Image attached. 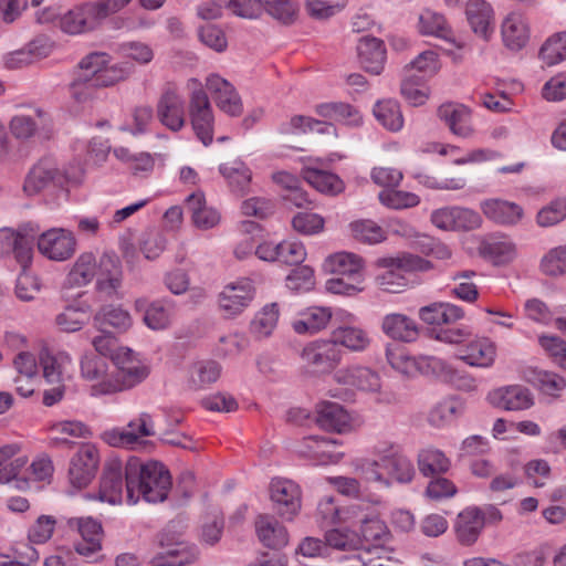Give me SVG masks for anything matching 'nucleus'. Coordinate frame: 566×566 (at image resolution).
<instances>
[{"mask_svg":"<svg viewBox=\"0 0 566 566\" xmlns=\"http://www.w3.org/2000/svg\"><path fill=\"white\" fill-rule=\"evenodd\" d=\"M125 485L129 504H136L139 499L158 503L167 499L171 489V476L160 462L143 463L133 458L125 465Z\"/></svg>","mask_w":566,"mask_h":566,"instance_id":"nucleus-1","label":"nucleus"},{"mask_svg":"<svg viewBox=\"0 0 566 566\" xmlns=\"http://www.w3.org/2000/svg\"><path fill=\"white\" fill-rule=\"evenodd\" d=\"M379 273L376 275L377 285L386 292L398 293L408 285L406 273L424 272L431 269V263L418 255L402 254L396 258H380L376 261Z\"/></svg>","mask_w":566,"mask_h":566,"instance_id":"nucleus-2","label":"nucleus"},{"mask_svg":"<svg viewBox=\"0 0 566 566\" xmlns=\"http://www.w3.org/2000/svg\"><path fill=\"white\" fill-rule=\"evenodd\" d=\"M189 90L188 113L196 136L208 146L213 140L214 114L201 82L195 77L187 82Z\"/></svg>","mask_w":566,"mask_h":566,"instance_id":"nucleus-3","label":"nucleus"},{"mask_svg":"<svg viewBox=\"0 0 566 566\" xmlns=\"http://www.w3.org/2000/svg\"><path fill=\"white\" fill-rule=\"evenodd\" d=\"M300 356L303 374L315 377L332 373L342 360V350L331 339H318L306 344Z\"/></svg>","mask_w":566,"mask_h":566,"instance_id":"nucleus-4","label":"nucleus"},{"mask_svg":"<svg viewBox=\"0 0 566 566\" xmlns=\"http://www.w3.org/2000/svg\"><path fill=\"white\" fill-rule=\"evenodd\" d=\"M108 18L99 0L83 2L60 18L63 32L77 35L97 30Z\"/></svg>","mask_w":566,"mask_h":566,"instance_id":"nucleus-5","label":"nucleus"},{"mask_svg":"<svg viewBox=\"0 0 566 566\" xmlns=\"http://www.w3.org/2000/svg\"><path fill=\"white\" fill-rule=\"evenodd\" d=\"M155 434L153 417L148 412H142L130 420L125 428H113L102 434V439L111 447L140 449L148 446L144 437Z\"/></svg>","mask_w":566,"mask_h":566,"instance_id":"nucleus-6","label":"nucleus"},{"mask_svg":"<svg viewBox=\"0 0 566 566\" xmlns=\"http://www.w3.org/2000/svg\"><path fill=\"white\" fill-rule=\"evenodd\" d=\"M112 395L129 389L148 376V369L133 355L128 348L117 353L113 358Z\"/></svg>","mask_w":566,"mask_h":566,"instance_id":"nucleus-7","label":"nucleus"},{"mask_svg":"<svg viewBox=\"0 0 566 566\" xmlns=\"http://www.w3.org/2000/svg\"><path fill=\"white\" fill-rule=\"evenodd\" d=\"M112 365L102 356L95 353H86L81 359V376L91 382V395L94 397L112 395Z\"/></svg>","mask_w":566,"mask_h":566,"instance_id":"nucleus-8","label":"nucleus"},{"mask_svg":"<svg viewBox=\"0 0 566 566\" xmlns=\"http://www.w3.org/2000/svg\"><path fill=\"white\" fill-rule=\"evenodd\" d=\"M270 499L276 513L286 521H292L300 512L302 492L292 480L276 478L270 484Z\"/></svg>","mask_w":566,"mask_h":566,"instance_id":"nucleus-9","label":"nucleus"},{"mask_svg":"<svg viewBox=\"0 0 566 566\" xmlns=\"http://www.w3.org/2000/svg\"><path fill=\"white\" fill-rule=\"evenodd\" d=\"M99 464L96 446L83 443L70 460L69 480L76 489L86 488L94 479Z\"/></svg>","mask_w":566,"mask_h":566,"instance_id":"nucleus-10","label":"nucleus"},{"mask_svg":"<svg viewBox=\"0 0 566 566\" xmlns=\"http://www.w3.org/2000/svg\"><path fill=\"white\" fill-rule=\"evenodd\" d=\"M376 454L380 457L381 468L386 476L399 483H409L415 476V468L410 459L403 454L399 446L380 444L376 447Z\"/></svg>","mask_w":566,"mask_h":566,"instance_id":"nucleus-11","label":"nucleus"},{"mask_svg":"<svg viewBox=\"0 0 566 566\" xmlns=\"http://www.w3.org/2000/svg\"><path fill=\"white\" fill-rule=\"evenodd\" d=\"M75 244L72 233L62 228L50 229L38 239L40 253L53 261L70 259L75 252Z\"/></svg>","mask_w":566,"mask_h":566,"instance_id":"nucleus-12","label":"nucleus"},{"mask_svg":"<svg viewBox=\"0 0 566 566\" xmlns=\"http://www.w3.org/2000/svg\"><path fill=\"white\" fill-rule=\"evenodd\" d=\"M11 134L18 139H29L35 134L50 138L53 133V120L49 113L36 109L33 115H15L11 118Z\"/></svg>","mask_w":566,"mask_h":566,"instance_id":"nucleus-13","label":"nucleus"},{"mask_svg":"<svg viewBox=\"0 0 566 566\" xmlns=\"http://www.w3.org/2000/svg\"><path fill=\"white\" fill-rule=\"evenodd\" d=\"M67 527L82 537V542L75 545V551L85 557H91L102 549L104 536L101 522L93 517H71L67 520Z\"/></svg>","mask_w":566,"mask_h":566,"instance_id":"nucleus-14","label":"nucleus"},{"mask_svg":"<svg viewBox=\"0 0 566 566\" xmlns=\"http://www.w3.org/2000/svg\"><path fill=\"white\" fill-rule=\"evenodd\" d=\"M486 399L493 407L506 411H523L534 405L531 390L522 385H510L493 389L488 394Z\"/></svg>","mask_w":566,"mask_h":566,"instance_id":"nucleus-15","label":"nucleus"},{"mask_svg":"<svg viewBox=\"0 0 566 566\" xmlns=\"http://www.w3.org/2000/svg\"><path fill=\"white\" fill-rule=\"evenodd\" d=\"M157 117L172 132H179L185 126V102L171 85L165 88L157 103Z\"/></svg>","mask_w":566,"mask_h":566,"instance_id":"nucleus-16","label":"nucleus"},{"mask_svg":"<svg viewBox=\"0 0 566 566\" xmlns=\"http://www.w3.org/2000/svg\"><path fill=\"white\" fill-rule=\"evenodd\" d=\"M125 467L119 460H109L106 462L99 482L97 495L101 502L111 505L122 503L124 489ZM93 499V496H91Z\"/></svg>","mask_w":566,"mask_h":566,"instance_id":"nucleus-17","label":"nucleus"},{"mask_svg":"<svg viewBox=\"0 0 566 566\" xmlns=\"http://www.w3.org/2000/svg\"><path fill=\"white\" fill-rule=\"evenodd\" d=\"M206 87L211 93L217 106L230 116H240L243 111L242 101L234 86L218 74L206 78Z\"/></svg>","mask_w":566,"mask_h":566,"instance_id":"nucleus-18","label":"nucleus"},{"mask_svg":"<svg viewBox=\"0 0 566 566\" xmlns=\"http://www.w3.org/2000/svg\"><path fill=\"white\" fill-rule=\"evenodd\" d=\"M254 296V287L250 280L242 279L228 284L219 294V306L224 315L231 317L240 314Z\"/></svg>","mask_w":566,"mask_h":566,"instance_id":"nucleus-19","label":"nucleus"},{"mask_svg":"<svg viewBox=\"0 0 566 566\" xmlns=\"http://www.w3.org/2000/svg\"><path fill=\"white\" fill-rule=\"evenodd\" d=\"M63 178L54 158L44 157L40 159L29 171L23 190L33 196L46 188L51 182L60 181Z\"/></svg>","mask_w":566,"mask_h":566,"instance_id":"nucleus-20","label":"nucleus"},{"mask_svg":"<svg viewBox=\"0 0 566 566\" xmlns=\"http://www.w3.org/2000/svg\"><path fill=\"white\" fill-rule=\"evenodd\" d=\"M334 380L339 385L355 387L363 391L376 392L381 387L379 375L369 367L353 365L338 369Z\"/></svg>","mask_w":566,"mask_h":566,"instance_id":"nucleus-21","label":"nucleus"},{"mask_svg":"<svg viewBox=\"0 0 566 566\" xmlns=\"http://www.w3.org/2000/svg\"><path fill=\"white\" fill-rule=\"evenodd\" d=\"M96 287L101 293L111 296L117 292L122 284V268L118 258L104 253L96 264Z\"/></svg>","mask_w":566,"mask_h":566,"instance_id":"nucleus-22","label":"nucleus"},{"mask_svg":"<svg viewBox=\"0 0 566 566\" xmlns=\"http://www.w3.org/2000/svg\"><path fill=\"white\" fill-rule=\"evenodd\" d=\"M357 55L361 66L369 73L379 75L386 61V48L380 39L361 36L357 43Z\"/></svg>","mask_w":566,"mask_h":566,"instance_id":"nucleus-23","label":"nucleus"},{"mask_svg":"<svg viewBox=\"0 0 566 566\" xmlns=\"http://www.w3.org/2000/svg\"><path fill=\"white\" fill-rule=\"evenodd\" d=\"M438 117L448 125L454 135L463 138L473 135L471 113L464 105L455 103L442 104L438 108Z\"/></svg>","mask_w":566,"mask_h":566,"instance_id":"nucleus-24","label":"nucleus"},{"mask_svg":"<svg viewBox=\"0 0 566 566\" xmlns=\"http://www.w3.org/2000/svg\"><path fill=\"white\" fill-rule=\"evenodd\" d=\"M480 208L488 219L504 226L518 223L524 214L521 206L502 199H486Z\"/></svg>","mask_w":566,"mask_h":566,"instance_id":"nucleus-25","label":"nucleus"},{"mask_svg":"<svg viewBox=\"0 0 566 566\" xmlns=\"http://www.w3.org/2000/svg\"><path fill=\"white\" fill-rule=\"evenodd\" d=\"M484 524L485 518L480 509L467 507L460 512L454 525L459 542L464 545L473 544L478 539Z\"/></svg>","mask_w":566,"mask_h":566,"instance_id":"nucleus-26","label":"nucleus"},{"mask_svg":"<svg viewBox=\"0 0 566 566\" xmlns=\"http://www.w3.org/2000/svg\"><path fill=\"white\" fill-rule=\"evenodd\" d=\"M316 422L327 431L344 433L350 430V417L346 410L336 402L323 401L316 406Z\"/></svg>","mask_w":566,"mask_h":566,"instance_id":"nucleus-27","label":"nucleus"},{"mask_svg":"<svg viewBox=\"0 0 566 566\" xmlns=\"http://www.w3.org/2000/svg\"><path fill=\"white\" fill-rule=\"evenodd\" d=\"M381 331L389 338L403 343L416 340L419 334L416 322L401 313H390L384 316Z\"/></svg>","mask_w":566,"mask_h":566,"instance_id":"nucleus-28","label":"nucleus"},{"mask_svg":"<svg viewBox=\"0 0 566 566\" xmlns=\"http://www.w3.org/2000/svg\"><path fill=\"white\" fill-rule=\"evenodd\" d=\"M259 539L268 547L280 549L287 545L289 533L277 520L269 514H261L255 520Z\"/></svg>","mask_w":566,"mask_h":566,"instance_id":"nucleus-29","label":"nucleus"},{"mask_svg":"<svg viewBox=\"0 0 566 566\" xmlns=\"http://www.w3.org/2000/svg\"><path fill=\"white\" fill-rule=\"evenodd\" d=\"M495 357L496 347L493 342L485 337L472 339L459 355V359L470 366L480 368L491 367Z\"/></svg>","mask_w":566,"mask_h":566,"instance_id":"nucleus-30","label":"nucleus"},{"mask_svg":"<svg viewBox=\"0 0 566 566\" xmlns=\"http://www.w3.org/2000/svg\"><path fill=\"white\" fill-rule=\"evenodd\" d=\"M336 449V441L325 437L311 436L304 438L300 452L321 464H327L340 459L342 452Z\"/></svg>","mask_w":566,"mask_h":566,"instance_id":"nucleus-31","label":"nucleus"},{"mask_svg":"<svg viewBox=\"0 0 566 566\" xmlns=\"http://www.w3.org/2000/svg\"><path fill=\"white\" fill-rule=\"evenodd\" d=\"M501 33L506 48L521 50L530 38L528 23L522 14L512 12L503 20Z\"/></svg>","mask_w":566,"mask_h":566,"instance_id":"nucleus-32","label":"nucleus"},{"mask_svg":"<svg viewBox=\"0 0 566 566\" xmlns=\"http://www.w3.org/2000/svg\"><path fill=\"white\" fill-rule=\"evenodd\" d=\"M331 340L335 346H344L350 352H365L371 343L368 332L359 326L343 325L332 332Z\"/></svg>","mask_w":566,"mask_h":566,"instance_id":"nucleus-33","label":"nucleus"},{"mask_svg":"<svg viewBox=\"0 0 566 566\" xmlns=\"http://www.w3.org/2000/svg\"><path fill=\"white\" fill-rule=\"evenodd\" d=\"M465 15L472 31L485 40L489 39L493 20L491 4L485 0H469L465 4Z\"/></svg>","mask_w":566,"mask_h":566,"instance_id":"nucleus-34","label":"nucleus"},{"mask_svg":"<svg viewBox=\"0 0 566 566\" xmlns=\"http://www.w3.org/2000/svg\"><path fill=\"white\" fill-rule=\"evenodd\" d=\"M325 269L347 279H364V260L350 252H337L325 260Z\"/></svg>","mask_w":566,"mask_h":566,"instance_id":"nucleus-35","label":"nucleus"},{"mask_svg":"<svg viewBox=\"0 0 566 566\" xmlns=\"http://www.w3.org/2000/svg\"><path fill=\"white\" fill-rule=\"evenodd\" d=\"M160 545L164 552L158 556L165 558L169 565L184 566L197 559L198 552L193 545L188 544L184 539L172 541L168 536L163 535Z\"/></svg>","mask_w":566,"mask_h":566,"instance_id":"nucleus-36","label":"nucleus"},{"mask_svg":"<svg viewBox=\"0 0 566 566\" xmlns=\"http://www.w3.org/2000/svg\"><path fill=\"white\" fill-rule=\"evenodd\" d=\"M480 254L494 264H504L512 261L516 254L515 244L506 237H491L485 239L479 248Z\"/></svg>","mask_w":566,"mask_h":566,"instance_id":"nucleus-37","label":"nucleus"},{"mask_svg":"<svg viewBox=\"0 0 566 566\" xmlns=\"http://www.w3.org/2000/svg\"><path fill=\"white\" fill-rule=\"evenodd\" d=\"M219 171L228 181L232 192L243 196L249 191L252 172L243 161L235 159L221 164Z\"/></svg>","mask_w":566,"mask_h":566,"instance_id":"nucleus-38","label":"nucleus"},{"mask_svg":"<svg viewBox=\"0 0 566 566\" xmlns=\"http://www.w3.org/2000/svg\"><path fill=\"white\" fill-rule=\"evenodd\" d=\"M450 467V459L440 449L426 447L418 453V468L424 476L446 473Z\"/></svg>","mask_w":566,"mask_h":566,"instance_id":"nucleus-39","label":"nucleus"},{"mask_svg":"<svg viewBox=\"0 0 566 566\" xmlns=\"http://www.w3.org/2000/svg\"><path fill=\"white\" fill-rule=\"evenodd\" d=\"M419 31L455 43L453 33L443 14L426 9L419 17Z\"/></svg>","mask_w":566,"mask_h":566,"instance_id":"nucleus-40","label":"nucleus"},{"mask_svg":"<svg viewBox=\"0 0 566 566\" xmlns=\"http://www.w3.org/2000/svg\"><path fill=\"white\" fill-rule=\"evenodd\" d=\"M40 364L43 368V376L48 382L62 384L66 368L71 365V357L65 353L52 355L45 349L40 354Z\"/></svg>","mask_w":566,"mask_h":566,"instance_id":"nucleus-41","label":"nucleus"},{"mask_svg":"<svg viewBox=\"0 0 566 566\" xmlns=\"http://www.w3.org/2000/svg\"><path fill=\"white\" fill-rule=\"evenodd\" d=\"M376 119L390 132H399L403 126V116L397 101L388 98L378 101L373 109Z\"/></svg>","mask_w":566,"mask_h":566,"instance_id":"nucleus-42","label":"nucleus"},{"mask_svg":"<svg viewBox=\"0 0 566 566\" xmlns=\"http://www.w3.org/2000/svg\"><path fill=\"white\" fill-rule=\"evenodd\" d=\"M94 323L102 331L113 327L118 332H125L132 326V317L122 307L107 305L95 314Z\"/></svg>","mask_w":566,"mask_h":566,"instance_id":"nucleus-43","label":"nucleus"},{"mask_svg":"<svg viewBox=\"0 0 566 566\" xmlns=\"http://www.w3.org/2000/svg\"><path fill=\"white\" fill-rule=\"evenodd\" d=\"M303 178L323 193L337 195L344 190V182L338 176L313 168L303 170Z\"/></svg>","mask_w":566,"mask_h":566,"instance_id":"nucleus-44","label":"nucleus"},{"mask_svg":"<svg viewBox=\"0 0 566 566\" xmlns=\"http://www.w3.org/2000/svg\"><path fill=\"white\" fill-rule=\"evenodd\" d=\"M87 306L82 303L71 304L56 315L55 324L57 327L66 333L80 331L86 323Z\"/></svg>","mask_w":566,"mask_h":566,"instance_id":"nucleus-45","label":"nucleus"},{"mask_svg":"<svg viewBox=\"0 0 566 566\" xmlns=\"http://www.w3.org/2000/svg\"><path fill=\"white\" fill-rule=\"evenodd\" d=\"M538 57L547 66H554L566 60V31L548 38L541 46Z\"/></svg>","mask_w":566,"mask_h":566,"instance_id":"nucleus-46","label":"nucleus"},{"mask_svg":"<svg viewBox=\"0 0 566 566\" xmlns=\"http://www.w3.org/2000/svg\"><path fill=\"white\" fill-rule=\"evenodd\" d=\"M308 130H315L322 134H331L335 130V128L332 124L302 115H295L291 117L290 120L281 125V132L283 134H302Z\"/></svg>","mask_w":566,"mask_h":566,"instance_id":"nucleus-47","label":"nucleus"},{"mask_svg":"<svg viewBox=\"0 0 566 566\" xmlns=\"http://www.w3.org/2000/svg\"><path fill=\"white\" fill-rule=\"evenodd\" d=\"M221 374V367L217 361L202 360L192 365L190 371V386L193 389H201L207 385L216 382Z\"/></svg>","mask_w":566,"mask_h":566,"instance_id":"nucleus-48","label":"nucleus"},{"mask_svg":"<svg viewBox=\"0 0 566 566\" xmlns=\"http://www.w3.org/2000/svg\"><path fill=\"white\" fill-rule=\"evenodd\" d=\"M36 229L24 226L20 228V234L17 240V244L12 249L15 260L21 265L22 271H27V268L32 261L33 244L36 237Z\"/></svg>","mask_w":566,"mask_h":566,"instance_id":"nucleus-49","label":"nucleus"},{"mask_svg":"<svg viewBox=\"0 0 566 566\" xmlns=\"http://www.w3.org/2000/svg\"><path fill=\"white\" fill-rule=\"evenodd\" d=\"M280 311L276 303L265 305L251 322V332L259 338L271 335L276 326Z\"/></svg>","mask_w":566,"mask_h":566,"instance_id":"nucleus-50","label":"nucleus"},{"mask_svg":"<svg viewBox=\"0 0 566 566\" xmlns=\"http://www.w3.org/2000/svg\"><path fill=\"white\" fill-rule=\"evenodd\" d=\"M96 261L92 253L81 254L67 275L70 283L83 286L95 277Z\"/></svg>","mask_w":566,"mask_h":566,"instance_id":"nucleus-51","label":"nucleus"},{"mask_svg":"<svg viewBox=\"0 0 566 566\" xmlns=\"http://www.w3.org/2000/svg\"><path fill=\"white\" fill-rule=\"evenodd\" d=\"M353 238L363 243L375 244L386 239L385 230L371 220H357L349 224Z\"/></svg>","mask_w":566,"mask_h":566,"instance_id":"nucleus-52","label":"nucleus"},{"mask_svg":"<svg viewBox=\"0 0 566 566\" xmlns=\"http://www.w3.org/2000/svg\"><path fill=\"white\" fill-rule=\"evenodd\" d=\"M18 451L19 448L14 444L0 448V483H8L13 480L25 464L27 461L23 458L10 461Z\"/></svg>","mask_w":566,"mask_h":566,"instance_id":"nucleus-53","label":"nucleus"},{"mask_svg":"<svg viewBox=\"0 0 566 566\" xmlns=\"http://www.w3.org/2000/svg\"><path fill=\"white\" fill-rule=\"evenodd\" d=\"M317 113L326 118L354 125L360 120L358 112L346 103H325L317 107Z\"/></svg>","mask_w":566,"mask_h":566,"instance_id":"nucleus-54","label":"nucleus"},{"mask_svg":"<svg viewBox=\"0 0 566 566\" xmlns=\"http://www.w3.org/2000/svg\"><path fill=\"white\" fill-rule=\"evenodd\" d=\"M109 62L112 57L106 52H91L78 63V69L82 71L80 75L91 78L96 85L97 78Z\"/></svg>","mask_w":566,"mask_h":566,"instance_id":"nucleus-55","label":"nucleus"},{"mask_svg":"<svg viewBox=\"0 0 566 566\" xmlns=\"http://www.w3.org/2000/svg\"><path fill=\"white\" fill-rule=\"evenodd\" d=\"M360 534L366 544H371L375 548H378L389 533L382 521L376 516H370L361 520Z\"/></svg>","mask_w":566,"mask_h":566,"instance_id":"nucleus-56","label":"nucleus"},{"mask_svg":"<svg viewBox=\"0 0 566 566\" xmlns=\"http://www.w3.org/2000/svg\"><path fill=\"white\" fill-rule=\"evenodd\" d=\"M133 71L134 69L128 62H119L114 64L109 62L103 70L99 78H97L95 86H98L99 88L113 86L122 81L127 80Z\"/></svg>","mask_w":566,"mask_h":566,"instance_id":"nucleus-57","label":"nucleus"},{"mask_svg":"<svg viewBox=\"0 0 566 566\" xmlns=\"http://www.w3.org/2000/svg\"><path fill=\"white\" fill-rule=\"evenodd\" d=\"M347 0H306L305 8L310 17L326 20L346 7Z\"/></svg>","mask_w":566,"mask_h":566,"instance_id":"nucleus-58","label":"nucleus"},{"mask_svg":"<svg viewBox=\"0 0 566 566\" xmlns=\"http://www.w3.org/2000/svg\"><path fill=\"white\" fill-rule=\"evenodd\" d=\"M56 520L51 515H40L28 530V541L32 544H44L52 538Z\"/></svg>","mask_w":566,"mask_h":566,"instance_id":"nucleus-59","label":"nucleus"},{"mask_svg":"<svg viewBox=\"0 0 566 566\" xmlns=\"http://www.w3.org/2000/svg\"><path fill=\"white\" fill-rule=\"evenodd\" d=\"M541 227H552L566 219V198H557L543 207L537 213Z\"/></svg>","mask_w":566,"mask_h":566,"instance_id":"nucleus-60","label":"nucleus"},{"mask_svg":"<svg viewBox=\"0 0 566 566\" xmlns=\"http://www.w3.org/2000/svg\"><path fill=\"white\" fill-rule=\"evenodd\" d=\"M379 200L392 209L412 208L420 202V198L416 193L402 190H384L379 193Z\"/></svg>","mask_w":566,"mask_h":566,"instance_id":"nucleus-61","label":"nucleus"},{"mask_svg":"<svg viewBox=\"0 0 566 566\" xmlns=\"http://www.w3.org/2000/svg\"><path fill=\"white\" fill-rule=\"evenodd\" d=\"M543 273L558 276L566 273V245L552 249L541 262Z\"/></svg>","mask_w":566,"mask_h":566,"instance_id":"nucleus-62","label":"nucleus"},{"mask_svg":"<svg viewBox=\"0 0 566 566\" xmlns=\"http://www.w3.org/2000/svg\"><path fill=\"white\" fill-rule=\"evenodd\" d=\"M170 316L171 313L169 308L160 302H154L147 307L144 322L149 328L160 331L170 325Z\"/></svg>","mask_w":566,"mask_h":566,"instance_id":"nucleus-63","label":"nucleus"},{"mask_svg":"<svg viewBox=\"0 0 566 566\" xmlns=\"http://www.w3.org/2000/svg\"><path fill=\"white\" fill-rule=\"evenodd\" d=\"M542 348L562 368L566 369V342L557 336L543 335L538 339Z\"/></svg>","mask_w":566,"mask_h":566,"instance_id":"nucleus-64","label":"nucleus"}]
</instances>
